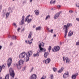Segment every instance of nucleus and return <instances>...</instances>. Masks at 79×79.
<instances>
[{
  "label": "nucleus",
  "instance_id": "obj_1",
  "mask_svg": "<svg viewBox=\"0 0 79 79\" xmlns=\"http://www.w3.org/2000/svg\"><path fill=\"white\" fill-rule=\"evenodd\" d=\"M32 54V51H29L26 54L24 53H21L19 55L20 58H23L26 56V61H28L29 60V57Z\"/></svg>",
  "mask_w": 79,
  "mask_h": 79
},
{
  "label": "nucleus",
  "instance_id": "obj_2",
  "mask_svg": "<svg viewBox=\"0 0 79 79\" xmlns=\"http://www.w3.org/2000/svg\"><path fill=\"white\" fill-rule=\"evenodd\" d=\"M39 52H38V53H42V52H46V49L45 48H44L42 47H44V45H45V44L42 41L40 42H39Z\"/></svg>",
  "mask_w": 79,
  "mask_h": 79
},
{
  "label": "nucleus",
  "instance_id": "obj_3",
  "mask_svg": "<svg viewBox=\"0 0 79 79\" xmlns=\"http://www.w3.org/2000/svg\"><path fill=\"white\" fill-rule=\"evenodd\" d=\"M71 26H72V24L71 23H68L67 25H64L63 29H64V30L68 31V28L69 27H71Z\"/></svg>",
  "mask_w": 79,
  "mask_h": 79
},
{
  "label": "nucleus",
  "instance_id": "obj_4",
  "mask_svg": "<svg viewBox=\"0 0 79 79\" xmlns=\"http://www.w3.org/2000/svg\"><path fill=\"white\" fill-rule=\"evenodd\" d=\"M9 72L10 75L11 76V77H13V78H14L15 77V72H14V71L13 70L12 68H10L9 69Z\"/></svg>",
  "mask_w": 79,
  "mask_h": 79
},
{
  "label": "nucleus",
  "instance_id": "obj_5",
  "mask_svg": "<svg viewBox=\"0 0 79 79\" xmlns=\"http://www.w3.org/2000/svg\"><path fill=\"white\" fill-rule=\"evenodd\" d=\"M10 13L7 12L6 14L5 13V11L4 10H3L2 16L3 18H5L6 16V18H8V16L10 15Z\"/></svg>",
  "mask_w": 79,
  "mask_h": 79
},
{
  "label": "nucleus",
  "instance_id": "obj_6",
  "mask_svg": "<svg viewBox=\"0 0 79 79\" xmlns=\"http://www.w3.org/2000/svg\"><path fill=\"white\" fill-rule=\"evenodd\" d=\"M60 49V47L58 46H55L52 49V52H56L59 51Z\"/></svg>",
  "mask_w": 79,
  "mask_h": 79
},
{
  "label": "nucleus",
  "instance_id": "obj_7",
  "mask_svg": "<svg viewBox=\"0 0 79 79\" xmlns=\"http://www.w3.org/2000/svg\"><path fill=\"white\" fill-rule=\"evenodd\" d=\"M12 58H9L8 60L7 65L8 67H10L11 65V63H12Z\"/></svg>",
  "mask_w": 79,
  "mask_h": 79
},
{
  "label": "nucleus",
  "instance_id": "obj_8",
  "mask_svg": "<svg viewBox=\"0 0 79 79\" xmlns=\"http://www.w3.org/2000/svg\"><path fill=\"white\" fill-rule=\"evenodd\" d=\"M62 12L61 11H60L55 14L54 16L55 19H56L58 18V17H59V16H60V13H61Z\"/></svg>",
  "mask_w": 79,
  "mask_h": 79
},
{
  "label": "nucleus",
  "instance_id": "obj_9",
  "mask_svg": "<svg viewBox=\"0 0 79 79\" xmlns=\"http://www.w3.org/2000/svg\"><path fill=\"white\" fill-rule=\"evenodd\" d=\"M24 23V16H23L22 18V20L19 22V25H23Z\"/></svg>",
  "mask_w": 79,
  "mask_h": 79
},
{
  "label": "nucleus",
  "instance_id": "obj_10",
  "mask_svg": "<svg viewBox=\"0 0 79 79\" xmlns=\"http://www.w3.org/2000/svg\"><path fill=\"white\" fill-rule=\"evenodd\" d=\"M29 16H30V15H28L26 18L25 20V22H26V21H27V22L29 23H30V22H31L32 21L31 19H29L28 18H29Z\"/></svg>",
  "mask_w": 79,
  "mask_h": 79
},
{
  "label": "nucleus",
  "instance_id": "obj_11",
  "mask_svg": "<svg viewBox=\"0 0 79 79\" xmlns=\"http://www.w3.org/2000/svg\"><path fill=\"white\" fill-rule=\"evenodd\" d=\"M50 59L48 58L46 60H44L43 62H44V63L46 64H48L50 62Z\"/></svg>",
  "mask_w": 79,
  "mask_h": 79
},
{
  "label": "nucleus",
  "instance_id": "obj_12",
  "mask_svg": "<svg viewBox=\"0 0 79 79\" xmlns=\"http://www.w3.org/2000/svg\"><path fill=\"white\" fill-rule=\"evenodd\" d=\"M69 76V73L68 72H66V73H64L63 75V77L64 79H66V77Z\"/></svg>",
  "mask_w": 79,
  "mask_h": 79
},
{
  "label": "nucleus",
  "instance_id": "obj_13",
  "mask_svg": "<svg viewBox=\"0 0 79 79\" xmlns=\"http://www.w3.org/2000/svg\"><path fill=\"white\" fill-rule=\"evenodd\" d=\"M37 79V75L35 74H33L31 76L30 79Z\"/></svg>",
  "mask_w": 79,
  "mask_h": 79
},
{
  "label": "nucleus",
  "instance_id": "obj_14",
  "mask_svg": "<svg viewBox=\"0 0 79 79\" xmlns=\"http://www.w3.org/2000/svg\"><path fill=\"white\" fill-rule=\"evenodd\" d=\"M78 75V73H76L75 74L73 75L72 76V79H76V77Z\"/></svg>",
  "mask_w": 79,
  "mask_h": 79
},
{
  "label": "nucleus",
  "instance_id": "obj_15",
  "mask_svg": "<svg viewBox=\"0 0 79 79\" xmlns=\"http://www.w3.org/2000/svg\"><path fill=\"white\" fill-rule=\"evenodd\" d=\"M15 64H16L18 69H21V65L17 63H15Z\"/></svg>",
  "mask_w": 79,
  "mask_h": 79
},
{
  "label": "nucleus",
  "instance_id": "obj_16",
  "mask_svg": "<svg viewBox=\"0 0 79 79\" xmlns=\"http://www.w3.org/2000/svg\"><path fill=\"white\" fill-rule=\"evenodd\" d=\"M48 55H49V53H48V52H44V58H47Z\"/></svg>",
  "mask_w": 79,
  "mask_h": 79
},
{
  "label": "nucleus",
  "instance_id": "obj_17",
  "mask_svg": "<svg viewBox=\"0 0 79 79\" xmlns=\"http://www.w3.org/2000/svg\"><path fill=\"white\" fill-rule=\"evenodd\" d=\"M23 63L24 61L23 60H20L19 61L18 64L21 65V64H23Z\"/></svg>",
  "mask_w": 79,
  "mask_h": 79
},
{
  "label": "nucleus",
  "instance_id": "obj_18",
  "mask_svg": "<svg viewBox=\"0 0 79 79\" xmlns=\"http://www.w3.org/2000/svg\"><path fill=\"white\" fill-rule=\"evenodd\" d=\"M3 69H5V66H4V65H2V66L1 65L0 66V72L2 71V70Z\"/></svg>",
  "mask_w": 79,
  "mask_h": 79
},
{
  "label": "nucleus",
  "instance_id": "obj_19",
  "mask_svg": "<svg viewBox=\"0 0 79 79\" xmlns=\"http://www.w3.org/2000/svg\"><path fill=\"white\" fill-rule=\"evenodd\" d=\"M39 50H38V51H37V53H36V54H34L33 55V56H34L35 57V56H39V53L38 52H39Z\"/></svg>",
  "mask_w": 79,
  "mask_h": 79
},
{
  "label": "nucleus",
  "instance_id": "obj_20",
  "mask_svg": "<svg viewBox=\"0 0 79 79\" xmlns=\"http://www.w3.org/2000/svg\"><path fill=\"white\" fill-rule=\"evenodd\" d=\"M35 13L36 15H39V11L38 10H35Z\"/></svg>",
  "mask_w": 79,
  "mask_h": 79
},
{
  "label": "nucleus",
  "instance_id": "obj_21",
  "mask_svg": "<svg viewBox=\"0 0 79 79\" xmlns=\"http://www.w3.org/2000/svg\"><path fill=\"white\" fill-rule=\"evenodd\" d=\"M25 43H26L27 44H29L30 45H31V44H32V41H31L30 42V40H28V42H27V40H26L25 41Z\"/></svg>",
  "mask_w": 79,
  "mask_h": 79
},
{
  "label": "nucleus",
  "instance_id": "obj_22",
  "mask_svg": "<svg viewBox=\"0 0 79 79\" xmlns=\"http://www.w3.org/2000/svg\"><path fill=\"white\" fill-rule=\"evenodd\" d=\"M73 34V32L71 31H70L68 34V35L70 37V36H71Z\"/></svg>",
  "mask_w": 79,
  "mask_h": 79
},
{
  "label": "nucleus",
  "instance_id": "obj_23",
  "mask_svg": "<svg viewBox=\"0 0 79 79\" xmlns=\"http://www.w3.org/2000/svg\"><path fill=\"white\" fill-rule=\"evenodd\" d=\"M64 69L63 67H62L58 71V73H61V72H62Z\"/></svg>",
  "mask_w": 79,
  "mask_h": 79
},
{
  "label": "nucleus",
  "instance_id": "obj_24",
  "mask_svg": "<svg viewBox=\"0 0 79 79\" xmlns=\"http://www.w3.org/2000/svg\"><path fill=\"white\" fill-rule=\"evenodd\" d=\"M35 30L36 31H40V30H41V27H36Z\"/></svg>",
  "mask_w": 79,
  "mask_h": 79
},
{
  "label": "nucleus",
  "instance_id": "obj_25",
  "mask_svg": "<svg viewBox=\"0 0 79 79\" xmlns=\"http://www.w3.org/2000/svg\"><path fill=\"white\" fill-rule=\"evenodd\" d=\"M66 63H67V64H69V63H70V60H69V59H68V58H67V59L66 60Z\"/></svg>",
  "mask_w": 79,
  "mask_h": 79
},
{
  "label": "nucleus",
  "instance_id": "obj_26",
  "mask_svg": "<svg viewBox=\"0 0 79 79\" xmlns=\"http://www.w3.org/2000/svg\"><path fill=\"white\" fill-rule=\"evenodd\" d=\"M64 37L65 38H66V35H67V34H68V31H67L66 30H64Z\"/></svg>",
  "mask_w": 79,
  "mask_h": 79
},
{
  "label": "nucleus",
  "instance_id": "obj_27",
  "mask_svg": "<svg viewBox=\"0 0 79 79\" xmlns=\"http://www.w3.org/2000/svg\"><path fill=\"white\" fill-rule=\"evenodd\" d=\"M56 2V0H55L54 1H53V0H51L50 2V4H52V3H55Z\"/></svg>",
  "mask_w": 79,
  "mask_h": 79
},
{
  "label": "nucleus",
  "instance_id": "obj_28",
  "mask_svg": "<svg viewBox=\"0 0 79 79\" xmlns=\"http://www.w3.org/2000/svg\"><path fill=\"white\" fill-rule=\"evenodd\" d=\"M12 10H13V8L11 7H9V12H10V13H12V12H13V11H12Z\"/></svg>",
  "mask_w": 79,
  "mask_h": 79
},
{
  "label": "nucleus",
  "instance_id": "obj_29",
  "mask_svg": "<svg viewBox=\"0 0 79 79\" xmlns=\"http://www.w3.org/2000/svg\"><path fill=\"white\" fill-rule=\"evenodd\" d=\"M31 35H32V33L31 32H30V33L29 35L28 36V38L29 39L31 38Z\"/></svg>",
  "mask_w": 79,
  "mask_h": 79
},
{
  "label": "nucleus",
  "instance_id": "obj_30",
  "mask_svg": "<svg viewBox=\"0 0 79 79\" xmlns=\"http://www.w3.org/2000/svg\"><path fill=\"white\" fill-rule=\"evenodd\" d=\"M51 50H52V46H50L48 48L49 52H50Z\"/></svg>",
  "mask_w": 79,
  "mask_h": 79
},
{
  "label": "nucleus",
  "instance_id": "obj_31",
  "mask_svg": "<svg viewBox=\"0 0 79 79\" xmlns=\"http://www.w3.org/2000/svg\"><path fill=\"white\" fill-rule=\"evenodd\" d=\"M50 17V15H48L46 16V18H45V20H47L48 19H49Z\"/></svg>",
  "mask_w": 79,
  "mask_h": 79
},
{
  "label": "nucleus",
  "instance_id": "obj_32",
  "mask_svg": "<svg viewBox=\"0 0 79 79\" xmlns=\"http://www.w3.org/2000/svg\"><path fill=\"white\" fill-rule=\"evenodd\" d=\"M12 38L14 40H16V36L15 35H13L12 37Z\"/></svg>",
  "mask_w": 79,
  "mask_h": 79
},
{
  "label": "nucleus",
  "instance_id": "obj_33",
  "mask_svg": "<svg viewBox=\"0 0 79 79\" xmlns=\"http://www.w3.org/2000/svg\"><path fill=\"white\" fill-rule=\"evenodd\" d=\"M76 7H77L79 9V3H77L76 4Z\"/></svg>",
  "mask_w": 79,
  "mask_h": 79
},
{
  "label": "nucleus",
  "instance_id": "obj_34",
  "mask_svg": "<svg viewBox=\"0 0 79 79\" xmlns=\"http://www.w3.org/2000/svg\"><path fill=\"white\" fill-rule=\"evenodd\" d=\"M46 79V77L44 75H43L41 78L40 79Z\"/></svg>",
  "mask_w": 79,
  "mask_h": 79
},
{
  "label": "nucleus",
  "instance_id": "obj_35",
  "mask_svg": "<svg viewBox=\"0 0 79 79\" xmlns=\"http://www.w3.org/2000/svg\"><path fill=\"white\" fill-rule=\"evenodd\" d=\"M52 69H53V71L54 72H56V71L57 69L56 68H55V67H53L52 68Z\"/></svg>",
  "mask_w": 79,
  "mask_h": 79
},
{
  "label": "nucleus",
  "instance_id": "obj_36",
  "mask_svg": "<svg viewBox=\"0 0 79 79\" xmlns=\"http://www.w3.org/2000/svg\"><path fill=\"white\" fill-rule=\"evenodd\" d=\"M13 24L15 27H17V25H16V23H13Z\"/></svg>",
  "mask_w": 79,
  "mask_h": 79
},
{
  "label": "nucleus",
  "instance_id": "obj_37",
  "mask_svg": "<svg viewBox=\"0 0 79 79\" xmlns=\"http://www.w3.org/2000/svg\"><path fill=\"white\" fill-rule=\"evenodd\" d=\"M51 79H53V75L52 74L50 75Z\"/></svg>",
  "mask_w": 79,
  "mask_h": 79
},
{
  "label": "nucleus",
  "instance_id": "obj_38",
  "mask_svg": "<svg viewBox=\"0 0 79 79\" xmlns=\"http://www.w3.org/2000/svg\"><path fill=\"white\" fill-rule=\"evenodd\" d=\"M76 45L79 46V41H77L76 43Z\"/></svg>",
  "mask_w": 79,
  "mask_h": 79
},
{
  "label": "nucleus",
  "instance_id": "obj_39",
  "mask_svg": "<svg viewBox=\"0 0 79 79\" xmlns=\"http://www.w3.org/2000/svg\"><path fill=\"white\" fill-rule=\"evenodd\" d=\"M33 69H34V67H32L31 70V71H30V72L31 73V72H32V71L33 70Z\"/></svg>",
  "mask_w": 79,
  "mask_h": 79
},
{
  "label": "nucleus",
  "instance_id": "obj_40",
  "mask_svg": "<svg viewBox=\"0 0 79 79\" xmlns=\"http://www.w3.org/2000/svg\"><path fill=\"white\" fill-rule=\"evenodd\" d=\"M57 7L58 8H60L61 7V6L60 5H57Z\"/></svg>",
  "mask_w": 79,
  "mask_h": 79
},
{
  "label": "nucleus",
  "instance_id": "obj_41",
  "mask_svg": "<svg viewBox=\"0 0 79 79\" xmlns=\"http://www.w3.org/2000/svg\"><path fill=\"white\" fill-rule=\"evenodd\" d=\"M69 13H73V11L70 10L69 11Z\"/></svg>",
  "mask_w": 79,
  "mask_h": 79
},
{
  "label": "nucleus",
  "instance_id": "obj_42",
  "mask_svg": "<svg viewBox=\"0 0 79 79\" xmlns=\"http://www.w3.org/2000/svg\"><path fill=\"white\" fill-rule=\"evenodd\" d=\"M26 67H24L23 68V71H24V70H26Z\"/></svg>",
  "mask_w": 79,
  "mask_h": 79
},
{
  "label": "nucleus",
  "instance_id": "obj_43",
  "mask_svg": "<svg viewBox=\"0 0 79 79\" xmlns=\"http://www.w3.org/2000/svg\"><path fill=\"white\" fill-rule=\"evenodd\" d=\"M12 45H13V43L11 42L10 44V46H11Z\"/></svg>",
  "mask_w": 79,
  "mask_h": 79
},
{
  "label": "nucleus",
  "instance_id": "obj_44",
  "mask_svg": "<svg viewBox=\"0 0 79 79\" xmlns=\"http://www.w3.org/2000/svg\"><path fill=\"white\" fill-rule=\"evenodd\" d=\"M50 32H51V33L52 34L53 33V29L51 30L50 31Z\"/></svg>",
  "mask_w": 79,
  "mask_h": 79
},
{
  "label": "nucleus",
  "instance_id": "obj_45",
  "mask_svg": "<svg viewBox=\"0 0 79 79\" xmlns=\"http://www.w3.org/2000/svg\"><path fill=\"white\" fill-rule=\"evenodd\" d=\"M10 37H11V35H8V38H10Z\"/></svg>",
  "mask_w": 79,
  "mask_h": 79
},
{
  "label": "nucleus",
  "instance_id": "obj_46",
  "mask_svg": "<svg viewBox=\"0 0 79 79\" xmlns=\"http://www.w3.org/2000/svg\"><path fill=\"white\" fill-rule=\"evenodd\" d=\"M20 29H21V28H18L17 31H19V30H20Z\"/></svg>",
  "mask_w": 79,
  "mask_h": 79
},
{
  "label": "nucleus",
  "instance_id": "obj_47",
  "mask_svg": "<svg viewBox=\"0 0 79 79\" xmlns=\"http://www.w3.org/2000/svg\"><path fill=\"white\" fill-rule=\"evenodd\" d=\"M2 46H1L0 45V50H1V49H2Z\"/></svg>",
  "mask_w": 79,
  "mask_h": 79
},
{
  "label": "nucleus",
  "instance_id": "obj_48",
  "mask_svg": "<svg viewBox=\"0 0 79 79\" xmlns=\"http://www.w3.org/2000/svg\"><path fill=\"white\" fill-rule=\"evenodd\" d=\"M63 61H65V59H64V57H63Z\"/></svg>",
  "mask_w": 79,
  "mask_h": 79
},
{
  "label": "nucleus",
  "instance_id": "obj_49",
  "mask_svg": "<svg viewBox=\"0 0 79 79\" xmlns=\"http://www.w3.org/2000/svg\"><path fill=\"white\" fill-rule=\"evenodd\" d=\"M32 0H30V2L31 3L32 2Z\"/></svg>",
  "mask_w": 79,
  "mask_h": 79
},
{
  "label": "nucleus",
  "instance_id": "obj_50",
  "mask_svg": "<svg viewBox=\"0 0 79 79\" xmlns=\"http://www.w3.org/2000/svg\"><path fill=\"white\" fill-rule=\"evenodd\" d=\"M33 40V38H32L31 40V41L32 42Z\"/></svg>",
  "mask_w": 79,
  "mask_h": 79
},
{
  "label": "nucleus",
  "instance_id": "obj_51",
  "mask_svg": "<svg viewBox=\"0 0 79 79\" xmlns=\"http://www.w3.org/2000/svg\"><path fill=\"white\" fill-rule=\"evenodd\" d=\"M25 3V1H24L23 2V4H24V3Z\"/></svg>",
  "mask_w": 79,
  "mask_h": 79
},
{
  "label": "nucleus",
  "instance_id": "obj_52",
  "mask_svg": "<svg viewBox=\"0 0 79 79\" xmlns=\"http://www.w3.org/2000/svg\"><path fill=\"white\" fill-rule=\"evenodd\" d=\"M33 27L34 28H35V25H34L33 26Z\"/></svg>",
  "mask_w": 79,
  "mask_h": 79
},
{
  "label": "nucleus",
  "instance_id": "obj_53",
  "mask_svg": "<svg viewBox=\"0 0 79 79\" xmlns=\"http://www.w3.org/2000/svg\"><path fill=\"white\" fill-rule=\"evenodd\" d=\"M56 35L55 34L54 35V37H56Z\"/></svg>",
  "mask_w": 79,
  "mask_h": 79
},
{
  "label": "nucleus",
  "instance_id": "obj_54",
  "mask_svg": "<svg viewBox=\"0 0 79 79\" xmlns=\"http://www.w3.org/2000/svg\"><path fill=\"white\" fill-rule=\"evenodd\" d=\"M49 29V28H48V32H50V31L48 30Z\"/></svg>",
  "mask_w": 79,
  "mask_h": 79
},
{
  "label": "nucleus",
  "instance_id": "obj_55",
  "mask_svg": "<svg viewBox=\"0 0 79 79\" xmlns=\"http://www.w3.org/2000/svg\"><path fill=\"white\" fill-rule=\"evenodd\" d=\"M2 7V6H0V8Z\"/></svg>",
  "mask_w": 79,
  "mask_h": 79
},
{
  "label": "nucleus",
  "instance_id": "obj_56",
  "mask_svg": "<svg viewBox=\"0 0 79 79\" xmlns=\"http://www.w3.org/2000/svg\"><path fill=\"white\" fill-rule=\"evenodd\" d=\"M76 12V13L77 14V12H76V11H75Z\"/></svg>",
  "mask_w": 79,
  "mask_h": 79
},
{
  "label": "nucleus",
  "instance_id": "obj_57",
  "mask_svg": "<svg viewBox=\"0 0 79 79\" xmlns=\"http://www.w3.org/2000/svg\"><path fill=\"white\" fill-rule=\"evenodd\" d=\"M60 44L61 45V43H60Z\"/></svg>",
  "mask_w": 79,
  "mask_h": 79
},
{
  "label": "nucleus",
  "instance_id": "obj_58",
  "mask_svg": "<svg viewBox=\"0 0 79 79\" xmlns=\"http://www.w3.org/2000/svg\"><path fill=\"white\" fill-rule=\"evenodd\" d=\"M1 78H2V77H0V79H1Z\"/></svg>",
  "mask_w": 79,
  "mask_h": 79
},
{
  "label": "nucleus",
  "instance_id": "obj_59",
  "mask_svg": "<svg viewBox=\"0 0 79 79\" xmlns=\"http://www.w3.org/2000/svg\"><path fill=\"white\" fill-rule=\"evenodd\" d=\"M13 1H15V0H12Z\"/></svg>",
  "mask_w": 79,
  "mask_h": 79
},
{
  "label": "nucleus",
  "instance_id": "obj_60",
  "mask_svg": "<svg viewBox=\"0 0 79 79\" xmlns=\"http://www.w3.org/2000/svg\"><path fill=\"white\" fill-rule=\"evenodd\" d=\"M52 10H53V9H52Z\"/></svg>",
  "mask_w": 79,
  "mask_h": 79
},
{
  "label": "nucleus",
  "instance_id": "obj_61",
  "mask_svg": "<svg viewBox=\"0 0 79 79\" xmlns=\"http://www.w3.org/2000/svg\"><path fill=\"white\" fill-rule=\"evenodd\" d=\"M15 79H17V78H15Z\"/></svg>",
  "mask_w": 79,
  "mask_h": 79
},
{
  "label": "nucleus",
  "instance_id": "obj_62",
  "mask_svg": "<svg viewBox=\"0 0 79 79\" xmlns=\"http://www.w3.org/2000/svg\"><path fill=\"white\" fill-rule=\"evenodd\" d=\"M65 0V1H66V0Z\"/></svg>",
  "mask_w": 79,
  "mask_h": 79
}]
</instances>
